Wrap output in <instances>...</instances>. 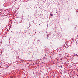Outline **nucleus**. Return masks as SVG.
Returning a JSON list of instances; mask_svg holds the SVG:
<instances>
[{"label":"nucleus","mask_w":78,"mask_h":78,"mask_svg":"<svg viewBox=\"0 0 78 78\" xmlns=\"http://www.w3.org/2000/svg\"><path fill=\"white\" fill-rule=\"evenodd\" d=\"M50 16L51 17V16H53V14H50Z\"/></svg>","instance_id":"f257e3e1"},{"label":"nucleus","mask_w":78,"mask_h":78,"mask_svg":"<svg viewBox=\"0 0 78 78\" xmlns=\"http://www.w3.org/2000/svg\"><path fill=\"white\" fill-rule=\"evenodd\" d=\"M18 24H20V25L21 24V22H20V23H19Z\"/></svg>","instance_id":"f03ea898"},{"label":"nucleus","mask_w":78,"mask_h":78,"mask_svg":"<svg viewBox=\"0 0 78 78\" xmlns=\"http://www.w3.org/2000/svg\"><path fill=\"white\" fill-rule=\"evenodd\" d=\"M60 67H61V68H62V66H61Z\"/></svg>","instance_id":"7ed1b4c3"},{"label":"nucleus","mask_w":78,"mask_h":78,"mask_svg":"<svg viewBox=\"0 0 78 78\" xmlns=\"http://www.w3.org/2000/svg\"><path fill=\"white\" fill-rule=\"evenodd\" d=\"M76 11H77V12H78V10H76Z\"/></svg>","instance_id":"20e7f679"},{"label":"nucleus","mask_w":78,"mask_h":78,"mask_svg":"<svg viewBox=\"0 0 78 78\" xmlns=\"http://www.w3.org/2000/svg\"><path fill=\"white\" fill-rule=\"evenodd\" d=\"M16 23H17V24H18V22H16Z\"/></svg>","instance_id":"39448f33"}]
</instances>
